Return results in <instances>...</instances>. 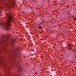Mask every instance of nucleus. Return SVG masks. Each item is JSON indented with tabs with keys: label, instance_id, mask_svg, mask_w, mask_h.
<instances>
[{
	"label": "nucleus",
	"instance_id": "nucleus-1",
	"mask_svg": "<svg viewBox=\"0 0 76 76\" xmlns=\"http://www.w3.org/2000/svg\"><path fill=\"white\" fill-rule=\"evenodd\" d=\"M7 13L6 14L7 19V21L6 23H0V25L2 26L3 28L5 29H9L10 27L9 26H10L12 24V16L10 14Z\"/></svg>",
	"mask_w": 76,
	"mask_h": 76
},
{
	"label": "nucleus",
	"instance_id": "nucleus-2",
	"mask_svg": "<svg viewBox=\"0 0 76 76\" xmlns=\"http://www.w3.org/2000/svg\"><path fill=\"white\" fill-rule=\"evenodd\" d=\"M9 37V36H6L5 35H4L2 36L1 38H0V45L1 47L6 46V45H7L9 44L6 42L7 39Z\"/></svg>",
	"mask_w": 76,
	"mask_h": 76
},
{
	"label": "nucleus",
	"instance_id": "nucleus-3",
	"mask_svg": "<svg viewBox=\"0 0 76 76\" xmlns=\"http://www.w3.org/2000/svg\"><path fill=\"white\" fill-rule=\"evenodd\" d=\"M0 54H1V52H0ZM2 58H3V57L1 56L0 55V65L2 66V67H3L4 69H5L6 70L7 74L6 75L8 76V75H9V70L10 69V68L4 64L5 61Z\"/></svg>",
	"mask_w": 76,
	"mask_h": 76
},
{
	"label": "nucleus",
	"instance_id": "nucleus-4",
	"mask_svg": "<svg viewBox=\"0 0 76 76\" xmlns=\"http://www.w3.org/2000/svg\"><path fill=\"white\" fill-rule=\"evenodd\" d=\"M15 41V40H12V41L10 43V44L11 45H12V46H14V42Z\"/></svg>",
	"mask_w": 76,
	"mask_h": 76
},
{
	"label": "nucleus",
	"instance_id": "nucleus-5",
	"mask_svg": "<svg viewBox=\"0 0 76 76\" xmlns=\"http://www.w3.org/2000/svg\"><path fill=\"white\" fill-rule=\"evenodd\" d=\"M8 1V2H11V3L12 4H14V3L12 2V1H14V0H9Z\"/></svg>",
	"mask_w": 76,
	"mask_h": 76
},
{
	"label": "nucleus",
	"instance_id": "nucleus-6",
	"mask_svg": "<svg viewBox=\"0 0 76 76\" xmlns=\"http://www.w3.org/2000/svg\"><path fill=\"white\" fill-rule=\"evenodd\" d=\"M10 4H8L6 5V6H7V7H8V8Z\"/></svg>",
	"mask_w": 76,
	"mask_h": 76
},
{
	"label": "nucleus",
	"instance_id": "nucleus-7",
	"mask_svg": "<svg viewBox=\"0 0 76 76\" xmlns=\"http://www.w3.org/2000/svg\"><path fill=\"white\" fill-rule=\"evenodd\" d=\"M69 46H70V47H72V44L70 43L69 45Z\"/></svg>",
	"mask_w": 76,
	"mask_h": 76
},
{
	"label": "nucleus",
	"instance_id": "nucleus-8",
	"mask_svg": "<svg viewBox=\"0 0 76 76\" xmlns=\"http://www.w3.org/2000/svg\"><path fill=\"white\" fill-rule=\"evenodd\" d=\"M41 28H42L41 26H39V28H40V29H41Z\"/></svg>",
	"mask_w": 76,
	"mask_h": 76
},
{
	"label": "nucleus",
	"instance_id": "nucleus-9",
	"mask_svg": "<svg viewBox=\"0 0 76 76\" xmlns=\"http://www.w3.org/2000/svg\"><path fill=\"white\" fill-rule=\"evenodd\" d=\"M74 20H76V17H75L74 18Z\"/></svg>",
	"mask_w": 76,
	"mask_h": 76
},
{
	"label": "nucleus",
	"instance_id": "nucleus-10",
	"mask_svg": "<svg viewBox=\"0 0 76 76\" xmlns=\"http://www.w3.org/2000/svg\"><path fill=\"white\" fill-rule=\"evenodd\" d=\"M53 70V69H51V71H52Z\"/></svg>",
	"mask_w": 76,
	"mask_h": 76
},
{
	"label": "nucleus",
	"instance_id": "nucleus-11",
	"mask_svg": "<svg viewBox=\"0 0 76 76\" xmlns=\"http://www.w3.org/2000/svg\"><path fill=\"white\" fill-rule=\"evenodd\" d=\"M0 75H1L0 74Z\"/></svg>",
	"mask_w": 76,
	"mask_h": 76
}]
</instances>
